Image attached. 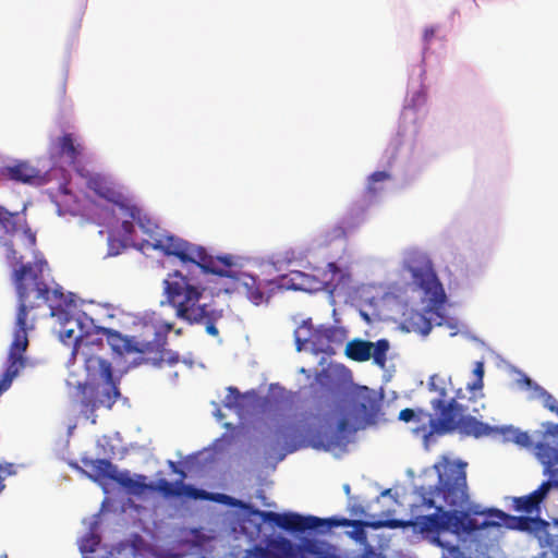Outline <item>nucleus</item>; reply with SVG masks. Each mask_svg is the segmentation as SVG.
Segmentation results:
<instances>
[{
  "mask_svg": "<svg viewBox=\"0 0 558 558\" xmlns=\"http://www.w3.org/2000/svg\"><path fill=\"white\" fill-rule=\"evenodd\" d=\"M474 380L466 384L465 389L472 393L469 401L474 402L477 398L484 397V376H485V362L483 360L476 361L472 369Z\"/></svg>",
  "mask_w": 558,
  "mask_h": 558,
  "instance_id": "obj_40",
  "label": "nucleus"
},
{
  "mask_svg": "<svg viewBox=\"0 0 558 558\" xmlns=\"http://www.w3.org/2000/svg\"><path fill=\"white\" fill-rule=\"evenodd\" d=\"M531 521L527 533L537 538L541 546H554L555 539L549 533V523L542 518V512L531 515Z\"/></svg>",
  "mask_w": 558,
  "mask_h": 558,
  "instance_id": "obj_35",
  "label": "nucleus"
},
{
  "mask_svg": "<svg viewBox=\"0 0 558 558\" xmlns=\"http://www.w3.org/2000/svg\"><path fill=\"white\" fill-rule=\"evenodd\" d=\"M390 350V341L387 338H379L372 342L362 338H354L345 345V356L355 362H366L373 359V363L379 368L386 369L387 354Z\"/></svg>",
  "mask_w": 558,
  "mask_h": 558,
  "instance_id": "obj_22",
  "label": "nucleus"
},
{
  "mask_svg": "<svg viewBox=\"0 0 558 558\" xmlns=\"http://www.w3.org/2000/svg\"><path fill=\"white\" fill-rule=\"evenodd\" d=\"M87 0H83L82 4L78 8L77 14H76V21L74 22L73 29L69 36L68 43H66V52L63 60L62 65V82L59 88V94L61 98L65 97L66 93V84L69 78V72H70V50L77 44L78 40V31L81 28L82 20L85 14Z\"/></svg>",
  "mask_w": 558,
  "mask_h": 558,
  "instance_id": "obj_33",
  "label": "nucleus"
},
{
  "mask_svg": "<svg viewBox=\"0 0 558 558\" xmlns=\"http://www.w3.org/2000/svg\"><path fill=\"white\" fill-rule=\"evenodd\" d=\"M315 337L314 331H305L301 329L294 330V343L298 352H301L306 349L307 343Z\"/></svg>",
  "mask_w": 558,
  "mask_h": 558,
  "instance_id": "obj_58",
  "label": "nucleus"
},
{
  "mask_svg": "<svg viewBox=\"0 0 558 558\" xmlns=\"http://www.w3.org/2000/svg\"><path fill=\"white\" fill-rule=\"evenodd\" d=\"M457 398H450L442 400L441 398H435L430 401V405L434 410V416L438 420V422H446L450 413L458 405Z\"/></svg>",
  "mask_w": 558,
  "mask_h": 558,
  "instance_id": "obj_45",
  "label": "nucleus"
},
{
  "mask_svg": "<svg viewBox=\"0 0 558 558\" xmlns=\"http://www.w3.org/2000/svg\"><path fill=\"white\" fill-rule=\"evenodd\" d=\"M445 233L453 248L454 275L449 287L454 293L470 294L490 262L499 236V225L497 221L478 222L472 231L462 232L454 221Z\"/></svg>",
  "mask_w": 558,
  "mask_h": 558,
  "instance_id": "obj_4",
  "label": "nucleus"
},
{
  "mask_svg": "<svg viewBox=\"0 0 558 558\" xmlns=\"http://www.w3.org/2000/svg\"><path fill=\"white\" fill-rule=\"evenodd\" d=\"M327 269L330 274L329 280L319 281L315 277L305 275L302 271H295V274L300 277L312 279L315 282L323 286L325 291H328L330 294L339 287H345L351 281V272L347 266H342L338 260H331L327 263Z\"/></svg>",
  "mask_w": 558,
  "mask_h": 558,
  "instance_id": "obj_32",
  "label": "nucleus"
},
{
  "mask_svg": "<svg viewBox=\"0 0 558 558\" xmlns=\"http://www.w3.org/2000/svg\"><path fill=\"white\" fill-rule=\"evenodd\" d=\"M433 509L435 510L433 513L414 515L410 519L389 515V529L404 531L411 527L414 534H421L429 543L440 542V535L449 534L448 509L442 505Z\"/></svg>",
  "mask_w": 558,
  "mask_h": 558,
  "instance_id": "obj_15",
  "label": "nucleus"
},
{
  "mask_svg": "<svg viewBox=\"0 0 558 558\" xmlns=\"http://www.w3.org/2000/svg\"><path fill=\"white\" fill-rule=\"evenodd\" d=\"M85 355V373L86 377L99 385L105 390L108 399L118 398L120 396V385L122 378L132 369L126 364L123 368H114L112 363L98 355Z\"/></svg>",
  "mask_w": 558,
  "mask_h": 558,
  "instance_id": "obj_17",
  "label": "nucleus"
},
{
  "mask_svg": "<svg viewBox=\"0 0 558 558\" xmlns=\"http://www.w3.org/2000/svg\"><path fill=\"white\" fill-rule=\"evenodd\" d=\"M50 296L56 300L49 304L50 315L58 319L60 327L72 325L75 317L73 310L77 307V294L72 291L65 293L63 287L56 283L54 288L50 289Z\"/></svg>",
  "mask_w": 558,
  "mask_h": 558,
  "instance_id": "obj_27",
  "label": "nucleus"
},
{
  "mask_svg": "<svg viewBox=\"0 0 558 558\" xmlns=\"http://www.w3.org/2000/svg\"><path fill=\"white\" fill-rule=\"evenodd\" d=\"M541 426L543 430H535V434H539L542 439H551V448L558 452V423L546 421Z\"/></svg>",
  "mask_w": 558,
  "mask_h": 558,
  "instance_id": "obj_52",
  "label": "nucleus"
},
{
  "mask_svg": "<svg viewBox=\"0 0 558 558\" xmlns=\"http://www.w3.org/2000/svg\"><path fill=\"white\" fill-rule=\"evenodd\" d=\"M395 514L393 509H388L385 511H381L378 517L375 514L366 515L364 519H361V523L366 527L367 530H380V529H389V515Z\"/></svg>",
  "mask_w": 558,
  "mask_h": 558,
  "instance_id": "obj_48",
  "label": "nucleus"
},
{
  "mask_svg": "<svg viewBox=\"0 0 558 558\" xmlns=\"http://www.w3.org/2000/svg\"><path fill=\"white\" fill-rule=\"evenodd\" d=\"M494 426L476 418L474 415L462 416L449 424H437L433 430H427V426L422 424L412 429L413 434H422L425 450L429 449L430 444L436 442L437 437L459 433L463 437H474L476 439L494 434Z\"/></svg>",
  "mask_w": 558,
  "mask_h": 558,
  "instance_id": "obj_14",
  "label": "nucleus"
},
{
  "mask_svg": "<svg viewBox=\"0 0 558 558\" xmlns=\"http://www.w3.org/2000/svg\"><path fill=\"white\" fill-rule=\"evenodd\" d=\"M457 506L448 509L449 534L454 535L460 543H471L475 545V550L481 556H485L493 539L487 538L486 534L490 529L505 527L508 512L497 508H482L478 504L471 501L470 494L468 498H461Z\"/></svg>",
  "mask_w": 558,
  "mask_h": 558,
  "instance_id": "obj_8",
  "label": "nucleus"
},
{
  "mask_svg": "<svg viewBox=\"0 0 558 558\" xmlns=\"http://www.w3.org/2000/svg\"><path fill=\"white\" fill-rule=\"evenodd\" d=\"M288 391L279 383H271L268 388V393L264 398L269 400V410L272 407H281L288 403Z\"/></svg>",
  "mask_w": 558,
  "mask_h": 558,
  "instance_id": "obj_49",
  "label": "nucleus"
},
{
  "mask_svg": "<svg viewBox=\"0 0 558 558\" xmlns=\"http://www.w3.org/2000/svg\"><path fill=\"white\" fill-rule=\"evenodd\" d=\"M46 194L50 202L56 206L57 215L59 217H64L65 215L75 217L78 215V198L71 191L68 181L63 180L60 182L57 190L48 189Z\"/></svg>",
  "mask_w": 558,
  "mask_h": 558,
  "instance_id": "obj_28",
  "label": "nucleus"
},
{
  "mask_svg": "<svg viewBox=\"0 0 558 558\" xmlns=\"http://www.w3.org/2000/svg\"><path fill=\"white\" fill-rule=\"evenodd\" d=\"M0 246L5 250V262L12 269V281H14V269H17L21 265H26V263L23 262L22 255H17V251L14 247V242L11 236L1 235Z\"/></svg>",
  "mask_w": 558,
  "mask_h": 558,
  "instance_id": "obj_43",
  "label": "nucleus"
},
{
  "mask_svg": "<svg viewBox=\"0 0 558 558\" xmlns=\"http://www.w3.org/2000/svg\"><path fill=\"white\" fill-rule=\"evenodd\" d=\"M347 521H349L347 527H352V530L347 531L345 534L356 544L361 545L363 550L368 549V546L372 545L368 543L367 529L361 523V519L347 518Z\"/></svg>",
  "mask_w": 558,
  "mask_h": 558,
  "instance_id": "obj_44",
  "label": "nucleus"
},
{
  "mask_svg": "<svg viewBox=\"0 0 558 558\" xmlns=\"http://www.w3.org/2000/svg\"><path fill=\"white\" fill-rule=\"evenodd\" d=\"M439 25L434 24L426 26L423 29L422 34V59L421 62L416 65H414L410 73H409V80H408V92L407 97L404 100V104H407V100L410 101L411 96L420 90H424V97L425 102L427 101V87L424 84L425 76H426V69H425V57L427 52L430 50L432 41L436 38L437 32L439 31Z\"/></svg>",
  "mask_w": 558,
  "mask_h": 558,
  "instance_id": "obj_26",
  "label": "nucleus"
},
{
  "mask_svg": "<svg viewBox=\"0 0 558 558\" xmlns=\"http://www.w3.org/2000/svg\"><path fill=\"white\" fill-rule=\"evenodd\" d=\"M424 90L415 92L410 101L403 105L397 133L384 150L376 170L367 175L366 186L361 193L372 202H376L383 190L379 183L393 178L401 187L412 184L421 174L423 168L430 160L432 155L426 151L418 140L421 120L425 114Z\"/></svg>",
  "mask_w": 558,
  "mask_h": 558,
  "instance_id": "obj_2",
  "label": "nucleus"
},
{
  "mask_svg": "<svg viewBox=\"0 0 558 558\" xmlns=\"http://www.w3.org/2000/svg\"><path fill=\"white\" fill-rule=\"evenodd\" d=\"M21 230H22L23 236L27 241L26 246L29 248H34L37 243L36 232L31 229V227L26 220H24L23 225L21 226Z\"/></svg>",
  "mask_w": 558,
  "mask_h": 558,
  "instance_id": "obj_63",
  "label": "nucleus"
},
{
  "mask_svg": "<svg viewBox=\"0 0 558 558\" xmlns=\"http://www.w3.org/2000/svg\"><path fill=\"white\" fill-rule=\"evenodd\" d=\"M74 328L77 333H74L76 347H82L83 350H102L105 341L110 347L114 359H119L120 343L122 340V332L98 325L90 315L83 310L75 311L73 320Z\"/></svg>",
  "mask_w": 558,
  "mask_h": 558,
  "instance_id": "obj_12",
  "label": "nucleus"
},
{
  "mask_svg": "<svg viewBox=\"0 0 558 558\" xmlns=\"http://www.w3.org/2000/svg\"><path fill=\"white\" fill-rule=\"evenodd\" d=\"M494 434H498L501 436L502 442H512L517 445L519 448H523L533 452L536 458V452L538 451V444L542 440V436L539 440L533 441L531 435L526 430H522L521 428L513 425H500L494 426Z\"/></svg>",
  "mask_w": 558,
  "mask_h": 558,
  "instance_id": "obj_31",
  "label": "nucleus"
},
{
  "mask_svg": "<svg viewBox=\"0 0 558 558\" xmlns=\"http://www.w3.org/2000/svg\"><path fill=\"white\" fill-rule=\"evenodd\" d=\"M143 545V538L142 536L136 533V532H133L129 538H125V539H121L119 541L114 547H113V550L118 554V555H122L125 550H130V554L133 556V557H136L137 555H140V547Z\"/></svg>",
  "mask_w": 558,
  "mask_h": 558,
  "instance_id": "obj_47",
  "label": "nucleus"
},
{
  "mask_svg": "<svg viewBox=\"0 0 558 558\" xmlns=\"http://www.w3.org/2000/svg\"><path fill=\"white\" fill-rule=\"evenodd\" d=\"M98 460H104V458L93 459L87 456L82 457V459H81L82 463L86 466H92L90 472L83 469L76 460L70 459L68 461V465L71 469H73V470L77 471L78 473H81L82 475H84L85 477L92 480L94 483H96L98 485V480L94 476V474H96L99 471L98 462H97Z\"/></svg>",
  "mask_w": 558,
  "mask_h": 558,
  "instance_id": "obj_46",
  "label": "nucleus"
},
{
  "mask_svg": "<svg viewBox=\"0 0 558 558\" xmlns=\"http://www.w3.org/2000/svg\"><path fill=\"white\" fill-rule=\"evenodd\" d=\"M300 373L310 383L312 393L318 400L315 412L305 411L301 420L280 423L276 427V439L264 446L267 466L276 469L287 454L304 448L329 452L336 448L345 450L355 434L376 426L385 415V393L353 381L351 371L343 364L335 368H305Z\"/></svg>",
  "mask_w": 558,
  "mask_h": 558,
  "instance_id": "obj_1",
  "label": "nucleus"
},
{
  "mask_svg": "<svg viewBox=\"0 0 558 558\" xmlns=\"http://www.w3.org/2000/svg\"><path fill=\"white\" fill-rule=\"evenodd\" d=\"M88 186L98 197L109 187L106 180L100 175L89 179Z\"/></svg>",
  "mask_w": 558,
  "mask_h": 558,
  "instance_id": "obj_60",
  "label": "nucleus"
},
{
  "mask_svg": "<svg viewBox=\"0 0 558 558\" xmlns=\"http://www.w3.org/2000/svg\"><path fill=\"white\" fill-rule=\"evenodd\" d=\"M97 447L102 450L104 458L111 456L112 459L116 456V447L111 444V439L107 435L101 436L97 440Z\"/></svg>",
  "mask_w": 558,
  "mask_h": 558,
  "instance_id": "obj_62",
  "label": "nucleus"
},
{
  "mask_svg": "<svg viewBox=\"0 0 558 558\" xmlns=\"http://www.w3.org/2000/svg\"><path fill=\"white\" fill-rule=\"evenodd\" d=\"M74 331L75 328L70 326L60 327L59 330V340L66 347H71V354L68 360V366L74 365L76 362V357L78 354H82L84 357V352L94 355L93 353L85 351L82 349V347H76V341L74 340Z\"/></svg>",
  "mask_w": 558,
  "mask_h": 558,
  "instance_id": "obj_41",
  "label": "nucleus"
},
{
  "mask_svg": "<svg viewBox=\"0 0 558 558\" xmlns=\"http://www.w3.org/2000/svg\"><path fill=\"white\" fill-rule=\"evenodd\" d=\"M468 462L461 458L451 459L442 454L430 466L424 468L418 474L421 483H413L412 493L420 498V506L436 508L435 498L439 497L447 509L457 506L461 498H468Z\"/></svg>",
  "mask_w": 558,
  "mask_h": 558,
  "instance_id": "obj_7",
  "label": "nucleus"
},
{
  "mask_svg": "<svg viewBox=\"0 0 558 558\" xmlns=\"http://www.w3.org/2000/svg\"><path fill=\"white\" fill-rule=\"evenodd\" d=\"M279 518L272 520L271 529H279L289 535L291 558H327L335 553L336 546L318 536L330 535L335 529H347V517L335 514L320 518L303 514L292 510L278 512Z\"/></svg>",
  "mask_w": 558,
  "mask_h": 558,
  "instance_id": "obj_6",
  "label": "nucleus"
},
{
  "mask_svg": "<svg viewBox=\"0 0 558 558\" xmlns=\"http://www.w3.org/2000/svg\"><path fill=\"white\" fill-rule=\"evenodd\" d=\"M33 326L25 324L24 313L21 311L19 319L14 322L13 338L3 365V372L17 377L27 363V348L29 344L28 330Z\"/></svg>",
  "mask_w": 558,
  "mask_h": 558,
  "instance_id": "obj_20",
  "label": "nucleus"
},
{
  "mask_svg": "<svg viewBox=\"0 0 558 558\" xmlns=\"http://www.w3.org/2000/svg\"><path fill=\"white\" fill-rule=\"evenodd\" d=\"M32 281L34 290L38 299H43L45 302L50 300V288L43 279V269H34L33 263L27 262L26 265H21L17 269H14V288L17 298L15 319H19L21 311L24 313L25 324H27V317L29 311L34 310L33 304H27V298L29 295L28 283Z\"/></svg>",
  "mask_w": 558,
  "mask_h": 558,
  "instance_id": "obj_16",
  "label": "nucleus"
},
{
  "mask_svg": "<svg viewBox=\"0 0 558 558\" xmlns=\"http://www.w3.org/2000/svg\"><path fill=\"white\" fill-rule=\"evenodd\" d=\"M181 265L186 269H174L162 281L165 300L160 306H171L175 310V317L190 326L204 325L206 333L217 337L219 330L217 323L223 317V310L210 308L209 304L201 303L207 290L203 275L194 263Z\"/></svg>",
  "mask_w": 558,
  "mask_h": 558,
  "instance_id": "obj_5",
  "label": "nucleus"
},
{
  "mask_svg": "<svg viewBox=\"0 0 558 558\" xmlns=\"http://www.w3.org/2000/svg\"><path fill=\"white\" fill-rule=\"evenodd\" d=\"M97 462L99 471L94 476L98 480V485L105 495L118 489L125 495L135 496L140 499L147 498L156 493L166 498H172L175 493V484H182L180 480L171 482L165 477L148 481V477L144 474H131L129 470H119L111 462V456Z\"/></svg>",
  "mask_w": 558,
  "mask_h": 558,
  "instance_id": "obj_9",
  "label": "nucleus"
},
{
  "mask_svg": "<svg viewBox=\"0 0 558 558\" xmlns=\"http://www.w3.org/2000/svg\"><path fill=\"white\" fill-rule=\"evenodd\" d=\"M116 207L146 234H151L154 229L158 228V225L151 220L150 216L143 211L142 206L135 201L133 195L123 194Z\"/></svg>",
  "mask_w": 558,
  "mask_h": 558,
  "instance_id": "obj_29",
  "label": "nucleus"
},
{
  "mask_svg": "<svg viewBox=\"0 0 558 558\" xmlns=\"http://www.w3.org/2000/svg\"><path fill=\"white\" fill-rule=\"evenodd\" d=\"M505 522H506V524H505L504 529H507L510 531L527 533L530 523L532 521H531V515H525L522 513L519 515H514V514L508 513L507 520Z\"/></svg>",
  "mask_w": 558,
  "mask_h": 558,
  "instance_id": "obj_50",
  "label": "nucleus"
},
{
  "mask_svg": "<svg viewBox=\"0 0 558 558\" xmlns=\"http://www.w3.org/2000/svg\"><path fill=\"white\" fill-rule=\"evenodd\" d=\"M543 507L544 505L535 498L532 492L524 496L513 497L512 499L513 511L525 515H535L542 512Z\"/></svg>",
  "mask_w": 558,
  "mask_h": 558,
  "instance_id": "obj_38",
  "label": "nucleus"
},
{
  "mask_svg": "<svg viewBox=\"0 0 558 558\" xmlns=\"http://www.w3.org/2000/svg\"><path fill=\"white\" fill-rule=\"evenodd\" d=\"M446 304H442L441 307H433L430 311H412L411 316L409 318V323L412 327L413 331L418 332L423 337H426L430 333L433 329V318L428 316V314L433 313L439 319L437 322L438 326H446L447 328L453 330L450 332V337H454L459 333V329L461 327L460 320L456 316H450L445 311Z\"/></svg>",
  "mask_w": 558,
  "mask_h": 558,
  "instance_id": "obj_25",
  "label": "nucleus"
},
{
  "mask_svg": "<svg viewBox=\"0 0 558 558\" xmlns=\"http://www.w3.org/2000/svg\"><path fill=\"white\" fill-rule=\"evenodd\" d=\"M215 462L214 453H208V449H202L196 452L187 454L182 460V466L185 472V476L191 471H203L205 468Z\"/></svg>",
  "mask_w": 558,
  "mask_h": 558,
  "instance_id": "obj_37",
  "label": "nucleus"
},
{
  "mask_svg": "<svg viewBox=\"0 0 558 558\" xmlns=\"http://www.w3.org/2000/svg\"><path fill=\"white\" fill-rule=\"evenodd\" d=\"M226 391L227 396L222 400V405L230 411H234L241 423L254 412L269 410V400L259 396L255 389L241 392L238 387L228 386Z\"/></svg>",
  "mask_w": 558,
  "mask_h": 558,
  "instance_id": "obj_21",
  "label": "nucleus"
},
{
  "mask_svg": "<svg viewBox=\"0 0 558 558\" xmlns=\"http://www.w3.org/2000/svg\"><path fill=\"white\" fill-rule=\"evenodd\" d=\"M157 353L158 356H162L163 347H159L155 343V339L149 341H138L136 336H129L122 333V340L120 343L119 359L124 357L126 354L137 353Z\"/></svg>",
  "mask_w": 558,
  "mask_h": 558,
  "instance_id": "obj_34",
  "label": "nucleus"
},
{
  "mask_svg": "<svg viewBox=\"0 0 558 558\" xmlns=\"http://www.w3.org/2000/svg\"><path fill=\"white\" fill-rule=\"evenodd\" d=\"M222 426L226 428V432L222 433L211 442V445L206 448L208 449V453H214V456L217 453H222L240 435V426H236L230 422L223 423Z\"/></svg>",
  "mask_w": 558,
  "mask_h": 558,
  "instance_id": "obj_36",
  "label": "nucleus"
},
{
  "mask_svg": "<svg viewBox=\"0 0 558 558\" xmlns=\"http://www.w3.org/2000/svg\"><path fill=\"white\" fill-rule=\"evenodd\" d=\"M77 543L82 555H93L99 546V539L92 532H86Z\"/></svg>",
  "mask_w": 558,
  "mask_h": 558,
  "instance_id": "obj_53",
  "label": "nucleus"
},
{
  "mask_svg": "<svg viewBox=\"0 0 558 558\" xmlns=\"http://www.w3.org/2000/svg\"><path fill=\"white\" fill-rule=\"evenodd\" d=\"M423 415L429 417L430 414L422 408H405L399 412L398 420L404 423L420 422Z\"/></svg>",
  "mask_w": 558,
  "mask_h": 558,
  "instance_id": "obj_56",
  "label": "nucleus"
},
{
  "mask_svg": "<svg viewBox=\"0 0 558 558\" xmlns=\"http://www.w3.org/2000/svg\"><path fill=\"white\" fill-rule=\"evenodd\" d=\"M129 510L135 512L136 514H141L145 510V507L142 504L136 502L131 496L128 495L126 498L121 500L119 512L126 513Z\"/></svg>",
  "mask_w": 558,
  "mask_h": 558,
  "instance_id": "obj_59",
  "label": "nucleus"
},
{
  "mask_svg": "<svg viewBox=\"0 0 558 558\" xmlns=\"http://www.w3.org/2000/svg\"><path fill=\"white\" fill-rule=\"evenodd\" d=\"M123 196V193L114 190L113 187L109 186L104 194H101L100 198L105 199L108 204H111L113 207L118 204V202Z\"/></svg>",
  "mask_w": 558,
  "mask_h": 558,
  "instance_id": "obj_64",
  "label": "nucleus"
},
{
  "mask_svg": "<svg viewBox=\"0 0 558 558\" xmlns=\"http://www.w3.org/2000/svg\"><path fill=\"white\" fill-rule=\"evenodd\" d=\"M510 371L519 375L517 383L521 389L533 391L531 399H542L544 408L558 416V401L550 392L517 366L511 365Z\"/></svg>",
  "mask_w": 558,
  "mask_h": 558,
  "instance_id": "obj_30",
  "label": "nucleus"
},
{
  "mask_svg": "<svg viewBox=\"0 0 558 558\" xmlns=\"http://www.w3.org/2000/svg\"><path fill=\"white\" fill-rule=\"evenodd\" d=\"M154 339L155 343L159 347H163V351L168 347V336L174 329V324L166 320H160L158 325H155Z\"/></svg>",
  "mask_w": 558,
  "mask_h": 558,
  "instance_id": "obj_51",
  "label": "nucleus"
},
{
  "mask_svg": "<svg viewBox=\"0 0 558 558\" xmlns=\"http://www.w3.org/2000/svg\"><path fill=\"white\" fill-rule=\"evenodd\" d=\"M88 186L98 197L109 187L106 180L100 175L89 179Z\"/></svg>",
  "mask_w": 558,
  "mask_h": 558,
  "instance_id": "obj_61",
  "label": "nucleus"
},
{
  "mask_svg": "<svg viewBox=\"0 0 558 558\" xmlns=\"http://www.w3.org/2000/svg\"><path fill=\"white\" fill-rule=\"evenodd\" d=\"M402 269L410 274L411 281L407 286L412 291L422 293L421 301L426 302L423 310L430 311L433 307L447 304L444 286L426 254L418 250L408 251L402 262Z\"/></svg>",
  "mask_w": 558,
  "mask_h": 558,
  "instance_id": "obj_11",
  "label": "nucleus"
},
{
  "mask_svg": "<svg viewBox=\"0 0 558 558\" xmlns=\"http://www.w3.org/2000/svg\"><path fill=\"white\" fill-rule=\"evenodd\" d=\"M468 411V407L463 403H461L460 401L458 402V405L454 408V410L450 413V415L448 416V418L446 420V422H438L437 418H435L434 415H429V420H428V429L427 430H433V427L436 426L437 424H449V423H453L454 421L461 418L462 416H466L469 415L466 413Z\"/></svg>",
  "mask_w": 558,
  "mask_h": 558,
  "instance_id": "obj_54",
  "label": "nucleus"
},
{
  "mask_svg": "<svg viewBox=\"0 0 558 558\" xmlns=\"http://www.w3.org/2000/svg\"><path fill=\"white\" fill-rule=\"evenodd\" d=\"M153 247L165 257H175L183 264L194 263L203 276H216L232 279L233 283L223 288L210 289L211 298L220 293L232 294L236 286L245 290L247 300L255 306L268 304L280 288L274 279H260L258 275L243 271L242 257L229 253L213 255L207 246L194 244L173 233L167 232L165 239H156Z\"/></svg>",
  "mask_w": 558,
  "mask_h": 558,
  "instance_id": "obj_3",
  "label": "nucleus"
},
{
  "mask_svg": "<svg viewBox=\"0 0 558 558\" xmlns=\"http://www.w3.org/2000/svg\"><path fill=\"white\" fill-rule=\"evenodd\" d=\"M374 202L359 195L347 207L337 222L326 231V241L345 240L349 235L356 232L368 218V210Z\"/></svg>",
  "mask_w": 558,
  "mask_h": 558,
  "instance_id": "obj_18",
  "label": "nucleus"
},
{
  "mask_svg": "<svg viewBox=\"0 0 558 558\" xmlns=\"http://www.w3.org/2000/svg\"><path fill=\"white\" fill-rule=\"evenodd\" d=\"M99 226L108 229V251L107 257L120 255L126 247V240L131 239V229L128 221H121L113 207L108 205L95 204Z\"/></svg>",
  "mask_w": 558,
  "mask_h": 558,
  "instance_id": "obj_19",
  "label": "nucleus"
},
{
  "mask_svg": "<svg viewBox=\"0 0 558 558\" xmlns=\"http://www.w3.org/2000/svg\"><path fill=\"white\" fill-rule=\"evenodd\" d=\"M206 499L215 501L233 510L230 519L231 530L234 532L239 526L240 533H245L243 526L248 523L255 530L259 531L263 525L271 527L272 520L278 519L279 514L271 510H262L252 501L242 500L226 493H211Z\"/></svg>",
  "mask_w": 558,
  "mask_h": 558,
  "instance_id": "obj_13",
  "label": "nucleus"
},
{
  "mask_svg": "<svg viewBox=\"0 0 558 558\" xmlns=\"http://www.w3.org/2000/svg\"><path fill=\"white\" fill-rule=\"evenodd\" d=\"M84 146L73 132L62 131L56 140H51L48 147L50 167L47 171L33 167L27 160L13 159L10 163L11 181L31 186H43L50 180V171L58 168L63 157L69 158L76 171L81 166Z\"/></svg>",
  "mask_w": 558,
  "mask_h": 558,
  "instance_id": "obj_10",
  "label": "nucleus"
},
{
  "mask_svg": "<svg viewBox=\"0 0 558 558\" xmlns=\"http://www.w3.org/2000/svg\"><path fill=\"white\" fill-rule=\"evenodd\" d=\"M445 550L444 555L446 558H472L461 550L458 544H452L449 541H445L440 537V542L430 543Z\"/></svg>",
  "mask_w": 558,
  "mask_h": 558,
  "instance_id": "obj_55",
  "label": "nucleus"
},
{
  "mask_svg": "<svg viewBox=\"0 0 558 558\" xmlns=\"http://www.w3.org/2000/svg\"><path fill=\"white\" fill-rule=\"evenodd\" d=\"M536 459L543 466V475L546 480L532 494L544 505L550 492L558 490V452L551 448L549 440L542 439Z\"/></svg>",
  "mask_w": 558,
  "mask_h": 558,
  "instance_id": "obj_23",
  "label": "nucleus"
},
{
  "mask_svg": "<svg viewBox=\"0 0 558 558\" xmlns=\"http://www.w3.org/2000/svg\"><path fill=\"white\" fill-rule=\"evenodd\" d=\"M77 393L82 396L81 414L89 420L92 424L97 423L96 410L104 407L111 410L117 402L116 398H109L106 396L105 390L99 387L96 383L89 380L87 377L83 381L76 384Z\"/></svg>",
  "mask_w": 558,
  "mask_h": 558,
  "instance_id": "obj_24",
  "label": "nucleus"
},
{
  "mask_svg": "<svg viewBox=\"0 0 558 558\" xmlns=\"http://www.w3.org/2000/svg\"><path fill=\"white\" fill-rule=\"evenodd\" d=\"M163 363L162 356H145L140 354L129 362V368H136L143 364H150L156 368H160Z\"/></svg>",
  "mask_w": 558,
  "mask_h": 558,
  "instance_id": "obj_57",
  "label": "nucleus"
},
{
  "mask_svg": "<svg viewBox=\"0 0 558 558\" xmlns=\"http://www.w3.org/2000/svg\"><path fill=\"white\" fill-rule=\"evenodd\" d=\"M315 333L328 343L342 344L348 337V329L344 326L320 324L315 328Z\"/></svg>",
  "mask_w": 558,
  "mask_h": 558,
  "instance_id": "obj_39",
  "label": "nucleus"
},
{
  "mask_svg": "<svg viewBox=\"0 0 558 558\" xmlns=\"http://www.w3.org/2000/svg\"><path fill=\"white\" fill-rule=\"evenodd\" d=\"M25 209L21 211H10L3 205H0V227L5 236H13L20 229V217L24 215Z\"/></svg>",
  "mask_w": 558,
  "mask_h": 558,
  "instance_id": "obj_42",
  "label": "nucleus"
}]
</instances>
